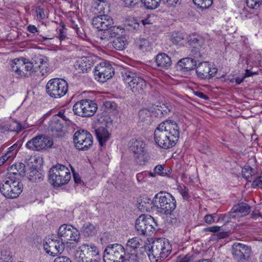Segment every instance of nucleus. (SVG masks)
Masks as SVG:
<instances>
[{
	"instance_id": "1",
	"label": "nucleus",
	"mask_w": 262,
	"mask_h": 262,
	"mask_svg": "<svg viewBox=\"0 0 262 262\" xmlns=\"http://www.w3.org/2000/svg\"><path fill=\"white\" fill-rule=\"evenodd\" d=\"M179 137V127L175 121L171 120H166L161 122L154 132L156 143L164 149L173 147Z\"/></svg>"
},
{
	"instance_id": "2",
	"label": "nucleus",
	"mask_w": 262,
	"mask_h": 262,
	"mask_svg": "<svg viewBox=\"0 0 262 262\" xmlns=\"http://www.w3.org/2000/svg\"><path fill=\"white\" fill-rule=\"evenodd\" d=\"M151 204L158 211L166 215H171L177 206L175 198L170 193L161 191L156 194Z\"/></svg>"
},
{
	"instance_id": "3",
	"label": "nucleus",
	"mask_w": 262,
	"mask_h": 262,
	"mask_svg": "<svg viewBox=\"0 0 262 262\" xmlns=\"http://www.w3.org/2000/svg\"><path fill=\"white\" fill-rule=\"evenodd\" d=\"M171 250V245L168 239L159 238L152 243L147 254L151 262H160L170 254Z\"/></svg>"
},
{
	"instance_id": "4",
	"label": "nucleus",
	"mask_w": 262,
	"mask_h": 262,
	"mask_svg": "<svg viewBox=\"0 0 262 262\" xmlns=\"http://www.w3.org/2000/svg\"><path fill=\"white\" fill-rule=\"evenodd\" d=\"M122 76L126 88L135 95L142 94L146 86L145 80L139 73L132 70L122 72Z\"/></svg>"
},
{
	"instance_id": "5",
	"label": "nucleus",
	"mask_w": 262,
	"mask_h": 262,
	"mask_svg": "<svg viewBox=\"0 0 262 262\" xmlns=\"http://www.w3.org/2000/svg\"><path fill=\"white\" fill-rule=\"evenodd\" d=\"M23 189L22 183L16 178L7 177L0 183V192L6 199L18 198Z\"/></svg>"
},
{
	"instance_id": "6",
	"label": "nucleus",
	"mask_w": 262,
	"mask_h": 262,
	"mask_svg": "<svg viewBox=\"0 0 262 262\" xmlns=\"http://www.w3.org/2000/svg\"><path fill=\"white\" fill-rule=\"evenodd\" d=\"M11 66L12 70L20 77H29L34 73L37 72L33 58L31 60L24 57L15 58L12 61Z\"/></svg>"
},
{
	"instance_id": "7",
	"label": "nucleus",
	"mask_w": 262,
	"mask_h": 262,
	"mask_svg": "<svg viewBox=\"0 0 262 262\" xmlns=\"http://www.w3.org/2000/svg\"><path fill=\"white\" fill-rule=\"evenodd\" d=\"M49 180L54 186H60L67 184L71 179L69 169L63 165H56L49 171Z\"/></svg>"
},
{
	"instance_id": "8",
	"label": "nucleus",
	"mask_w": 262,
	"mask_h": 262,
	"mask_svg": "<svg viewBox=\"0 0 262 262\" xmlns=\"http://www.w3.org/2000/svg\"><path fill=\"white\" fill-rule=\"evenodd\" d=\"M47 93L52 98H58L64 96L68 91V84L66 80L60 78L50 80L46 86Z\"/></svg>"
},
{
	"instance_id": "9",
	"label": "nucleus",
	"mask_w": 262,
	"mask_h": 262,
	"mask_svg": "<svg viewBox=\"0 0 262 262\" xmlns=\"http://www.w3.org/2000/svg\"><path fill=\"white\" fill-rule=\"evenodd\" d=\"M156 226H157V223L150 215L142 214L136 220V229L140 235H151L155 232Z\"/></svg>"
},
{
	"instance_id": "10",
	"label": "nucleus",
	"mask_w": 262,
	"mask_h": 262,
	"mask_svg": "<svg viewBox=\"0 0 262 262\" xmlns=\"http://www.w3.org/2000/svg\"><path fill=\"white\" fill-rule=\"evenodd\" d=\"M97 110V104L89 99L78 101L73 106L74 114L81 117L93 116Z\"/></svg>"
},
{
	"instance_id": "11",
	"label": "nucleus",
	"mask_w": 262,
	"mask_h": 262,
	"mask_svg": "<svg viewBox=\"0 0 262 262\" xmlns=\"http://www.w3.org/2000/svg\"><path fill=\"white\" fill-rule=\"evenodd\" d=\"M125 255L124 247L118 244L110 245L105 248L103 254L104 262H121Z\"/></svg>"
},
{
	"instance_id": "12",
	"label": "nucleus",
	"mask_w": 262,
	"mask_h": 262,
	"mask_svg": "<svg viewBox=\"0 0 262 262\" xmlns=\"http://www.w3.org/2000/svg\"><path fill=\"white\" fill-rule=\"evenodd\" d=\"M58 234L64 243L71 242H78L80 239L79 231L71 225L63 224L61 225L58 231Z\"/></svg>"
},
{
	"instance_id": "13",
	"label": "nucleus",
	"mask_w": 262,
	"mask_h": 262,
	"mask_svg": "<svg viewBox=\"0 0 262 262\" xmlns=\"http://www.w3.org/2000/svg\"><path fill=\"white\" fill-rule=\"evenodd\" d=\"M129 144V149L137 162L140 165L144 164L147 161L145 143L141 140L132 139Z\"/></svg>"
},
{
	"instance_id": "14",
	"label": "nucleus",
	"mask_w": 262,
	"mask_h": 262,
	"mask_svg": "<svg viewBox=\"0 0 262 262\" xmlns=\"http://www.w3.org/2000/svg\"><path fill=\"white\" fill-rule=\"evenodd\" d=\"M73 140L76 147L79 150H87L93 145V137L86 130L77 131L74 135Z\"/></svg>"
},
{
	"instance_id": "15",
	"label": "nucleus",
	"mask_w": 262,
	"mask_h": 262,
	"mask_svg": "<svg viewBox=\"0 0 262 262\" xmlns=\"http://www.w3.org/2000/svg\"><path fill=\"white\" fill-rule=\"evenodd\" d=\"M231 253L235 260L238 262H246L250 256L251 249L244 244L235 243L232 246Z\"/></svg>"
},
{
	"instance_id": "16",
	"label": "nucleus",
	"mask_w": 262,
	"mask_h": 262,
	"mask_svg": "<svg viewBox=\"0 0 262 262\" xmlns=\"http://www.w3.org/2000/svg\"><path fill=\"white\" fill-rule=\"evenodd\" d=\"M94 72L95 75L98 76L96 78L101 82H104L110 79L114 75L113 68L109 62L106 61L101 62L95 66Z\"/></svg>"
},
{
	"instance_id": "17",
	"label": "nucleus",
	"mask_w": 262,
	"mask_h": 262,
	"mask_svg": "<svg viewBox=\"0 0 262 262\" xmlns=\"http://www.w3.org/2000/svg\"><path fill=\"white\" fill-rule=\"evenodd\" d=\"M52 142L45 135H38L28 141L26 147L31 150L40 151L48 147H50Z\"/></svg>"
},
{
	"instance_id": "18",
	"label": "nucleus",
	"mask_w": 262,
	"mask_h": 262,
	"mask_svg": "<svg viewBox=\"0 0 262 262\" xmlns=\"http://www.w3.org/2000/svg\"><path fill=\"white\" fill-rule=\"evenodd\" d=\"M216 68H212L211 65L207 62H200L196 66V73L201 79H209L217 73Z\"/></svg>"
},
{
	"instance_id": "19",
	"label": "nucleus",
	"mask_w": 262,
	"mask_h": 262,
	"mask_svg": "<svg viewBox=\"0 0 262 262\" xmlns=\"http://www.w3.org/2000/svg\"><path fill=\"white\" fill-rule=\"evenodd\" d=\"M43 248L49 255L55 256L62 253L64 249V243L60 239H51L43 244Z\"/></svg>"
},
{
	"instance_id": "20",
	"label": "nucleus",
	"mask_w": 262,
	"mask_h": 262,
	"mask_svg": "<svg viewBox=\"0 0 262 262\" xmlns=\"http://www.w3.org/2000/svg\"><path fill=\"white\" fill-rule=\"evenodd\" d=\"M33 61L35 64V68H38L39 73L37 75L41 76H46L50 72V68L48 63V59L47 57H44L41 55L35 56L33 58Z\"/></svg>"
},
{
	"instance_id": "21",
	"label": "nucleus",
	"mask_w": 262,
	"mask_h": 262,
	"mask_svg": "<svg viewBox=\"0 0 262 262\" xmlns=\"http://www.w3.org/2000/svg\"><path fill=\"white\" fill-rule=\"evenodd\" d=\"M113 24V19L108 15L95 16L92 19L93 26L99 30L108 29Z\"/></svg>"
},
{
	"instance_id": "22",
	"label": "nucleus",
	"mask_w": 262,
	"mask_h": 262,
	"mask_svg": "<svg viewBox=\"0 0 262 262\" xmlns=\"http://www.w3.org/2000/svg\"><path fill=\"white\" fill-rule=\"evenodd\" d=\"M250 211V206L246 203H242L232 207L229 212V216L230 218L241 217L247 215Z\"/></svg>"
},
{
	"instance_id": "23",
	"label": "nucleus",
	"mask_w": 262,
	"mask_h": 262,
	"mask_svg": "<svg viewBox=\"0 0 262 262\" xmlns=\"http://www.w3.org/2000/svg\"><path fill=\"white\" fill-rule=\"evenodd\" d=\"M93 64L92 60L89 57H82L76 61L74 67L78 73H84L90 70Z\"/></svg>"
},
{
	"instance_id": "24",
	"label": "nucleus",
	"mask_w": 262,
	"mask_h": 262,
	"mask_svg": "<svg viewBox=\"0 0 262 262\" xmlns=\"http://www.w3.org/2000/svg\"><path fill=\"white\" fill-rule=\"evenodd\" d=\"M142 240L138 237L129 238L126 244V250L130 254L137 255L138 252L142 248Z\"/></svg>"
},
{
	"instance_id": "25",
	"label": "nucleus",
	"mask_w": 262,
	"mask_h": 262,
	"mask_svg": "<svg viewBox=\"0 0 262 262\" xmlns=\"http://www.w3.org/2000/svg\"><path fill=\"white\" fill-rule=\"evenodd\" d=\"M178 66L181 71L183 72L189 71L196 68V60L189 57L184 58L179 60Z\"/></svg>"
},
{
	"instance_id": "26",
	"label": "nucleus",
	"mask_w": 262,
	"mask_h": 262,
	"mask_svg": "<svg viewBox=\"0 0 262 262\" xmlns=\"http://www.w3.org/2000/svg\"><path fill=\"white\" fill-rule=\"evenodd\" d=\"M80 249L84 252L88 259L95 257L100 258L99 250L94 245L83 244L80 246Z\"/></svg>"
},
{
	"instance_id": "27",
	"label": "nucleus",
	"mask_w": 262,
	"mask_h": 262,
	"mask_svg": "<svg viewBox=\"0 0 262 262\" xmlns=\"http://www.w3.org/2000/svg\"><path fill=\"white\" fill-rule=\"evenodd\" d=\"M157 66L162 69H167L171 64L170 58L165 53L158 54L155 58Z\"/></svg>"
},
{
	"instance_id": "28",
	"label": "nucleus",
	"mask_w": 262,
	"mask_h": 262,
	"mask_svg": "<svg viewBox=\"0 0 262 262\" xmlns=\"http://www.w3.org/2000/svg\"><path fill=\"white\" fill-rule=\"evenodd\" d=\"M96 137L101 146L105 145V143L110 138L108 130L103 126H101L95 130Z\"/></svg>"
},
{
	"instance_id": "29",
	"label": "nucleus",
	"mask_w": 262,
	"mask_h": 262,
	"mask_svg": "<svg viewBox=\"0 0 262 262\" xmlns=\"http://www.w3.org/2000/svg\"><path fill=\"white\" fill-rule=\"evenodd\" d=\"M27 177L32 182L38 183L43 180V176L36 168L32 167L27 173Z\"/></svg>"
},
{
	"instance_id": "30",
	"label": "nucleus",
	"mask_w": 262,
	"mask_h": 262,
	"mask_svg": "<svg viewBox=\"0 0 262 262\" xmlns=\"http://www.w3.org/2000/svg\"><path fill=\"white\" fill-rule=\"evenodd\" d=\"M63 123L58 116H53L49 123V128L53 133H59L62 131Z\"/></svg>"
},
{
	"instance_id": "31",
	"label": "nucleus",
	"mask_w": 262,
	"mask_h": 262,
	"mask_svg": "<svg viewBox=\"0 0 262 262\" xmlns=\"http://www.w3.org/2000/svg\"><path fill=\"white\" fill-rule=\"evenodd\" d=\"M107 8L106 4L103 1H99V3L95 2L92 7V12L96 15H105V9Z\"/></svg>"
},
{
	"instance_id": "32",
	"label": "nucleus",
	"mask_w": 262,
	"mask_h": 262,
	"mask_svg": "<svg viewBox=\"0 0 262 262\" xmlns=\"http://www.w3.org/2000/svg\"><path fill=\"white\" fill-rule=\"evenodd\" d=\"M152 112L147 108L141 110L139 112V119L140 122L149 124L151 123Z\"/></svg>"
},
{
	"instance_id": "33",
	"label": "nucleus",
	"mask_w": 262,
	"mask_h": 262,
	"mask_svg": "<svg viewBox=\"0 0 262 262\" xmlns=\"http://www.w3.org/2000/svg\"><path fill=\"white\" fill-rule=\"evenodd\" d=\"M171 169H165L164 165L159 164L154 168V172H151L154 175L152 176V177H156L157 175L162 177L169 176L171 173Z\"/></svg>"
},
{
	"instance_id": "34",
	"label": "nucleus",
	"mask_w": 262,
	"mask_h": 262,
	"mask_svg": "<svg viewBox=\"0 0 262 262\" xmlns=\"http://www.w3.org/2000/svg\"><path fill=\"white\" fill-rule=\"evenodd\" d=\"M81 232L85 236L89 237L94 235L96 233V230L94 225L90 223H86L82 226Z\"/></svg>"
},
{
	"instance_id": "35",
	"label": "nucleus",
	"mask_w": 262,
	"mask_h": 262,
	"mask_svg": "<svg viewBox=\"0 0 262 262\" xmlns=\"http://www.w3.org/2000/svg\"><path fill=\"white\" fill-rule=\"evenodd\" d=\"M242 173L243 177L247 181L252 182L255 178V170L248 165H246L242 168Z\"/></svg>"
},
{
	"instance_id": "36",
	"label": "nucleus",
	"mask_w": 262,
	"mask_h": 262,
	"mask_svg": "<svg viewBox=\"0 0 262 262\" xmlns=\"http://www.w3.org/2000/svg\"><path fill=\"white\" fill-rule=\"evenodd\" d=\"M111 38H117L118 36H122L125 34V29L120 26H112L108 28Z\"/></svg>"
},
{
	"instance_id": "37",
	"label": "nucleus",
	"mask_w": 262,
	"mask_h": 262,
	"mask_svg": "<svg viewBox=\"0 0 262 262\" xmlns=\"http://www.w3.org/2000/svg\"><path fill=\"white\" fill-rule=\"evenodd\" d=\"M112 46L116 50H123L126 46L124 38L122 36L116 38L112 42Z\"/></svg>"
},
{
	"instance_id": "38",
	"label": "nucleus",
	"mask_w": 262,
	"mask_h": 262,
	"mask_svg": "<svg viewBox=\"0 0 262 262\" xmlns=\"http://www.w3.org/2000/svg\"><path fill=\"white\" fill-rule=\"evenodd\" d=\"M154 174L151 171H144L137 174L136 178L138 183H143L148 181V178L149 177L154 176Z\"/></svg>"
},
{
	"instance_id": "39",
	"label": "nucleus",
	"mask_w": 262,
	"mask_h": 262,
	"mask_svg": "<svg viewBox=\"0 0 262 262\" xmlns=\"http://www.w3.org/2000/svg\"><path fill=\"white\" fill-rule=\"evenodd\" d=\"M136 45L140 50L145 51L148 50L150 42L145 38H139L136 40Z\"/></svg>"
},
{
	"instance_id": "40",
	"label": "nucleus",
	"mask_w": 262,
	"mask_h": 262,
	"mask_svg": "<svg viewBox=\"0 0 262 262\" xmlns=\"http://www.w3.org/2000/svg\"><path fill=\"white\" fill-rule=\"evenodd\" d=\"M125 30H127L129 31L136 32L139 30L140 25L136 20H129L125 25Z\"/></svg>"
},
{
	"instance_id": "41",
	"label": "nucleus",
	"mask_w": 262,
	"mask_h": 262,
	"mask_svg": "<svg viewBox=\"0 0 262 262\" xmlns=\"http://www.w3.org/2000/svg\"><path fill=\"white\" fill-rule=\"evenodd\" d=\"M141 1L147 9H154L159 6L161 0H141Z\"/></svg>"
},
{
	"instance_id": "42",
	"label": "nucleus",
	"mask_w": 262,
	"mask_h": 262,
	"mask_svg": "<svg viewBox=\"0 0 262 262\" xmlns=\"http://www.w3.org/2000/svg\"><path fill=\"white\" fill-rule=\"evenodd\" d=\"M194 4L199 8L204 9L210 7L212 0H193Z\"/></svg>"
},
{
	"instance_id": "43",
	"label": "nucleus",
	"mask_w": 262,
	"mask_h": 262,
	"mask_svg": "<svg viewBox=\"0 0 262 262\" xmlns=\"http://www.w3.org/2000/svg\"><path fill=\"white\" fill-rule=\"evenodd\" d=\"M87 259L84 252L80 249V247H79L74 255V260L75 262H85Z\"/></svg>"
},
{
	"instance_id": "44",
	"label": "nucleus",
	"mask_w": 262,
	"mask_h": 262,
	"mask_svg": "<svg viewBox=\"0 0 262 262\" xmlns=\"http://www.w3.org/2000/svg\"><path fill=\"white\" fill-rule=\"evenodd\" d=\"M246 3L250 8L257 9L262 4V0H247Z\"/></svg>"
},
{
	"instance_id": "45",
	"label": "nucleus",
	"mask_w": 262,
	"mask_h": 262,
	"mask_svg": "<svg viewBox=\"0 0 262 262\" xmlns=\"http://www.w3.org/2000/svg\"><path fill=\"white\" fill-rule=\"evenodd\" d=\"M9 125L10 132H19L24 128L21 123L16 121H13Z\"/></svg>"
},
{
	"instance_id": "46",
	"label": "nucleus",
	"mask_w": 262,
	"mask_h": 262,
	"mask_svg": "<svg viewBox=\"0 0 262 262\" xmlns=\"http://www.w3.org/2000/svg\"><path fill=\"white\" fill-rule=\"evenodd\" d=\"M25 166L23 163H18L15 165H13L12 166V169H15L17 170V172L14 171L13 173L16 174L17 172L19 173V174L21 175L25 172Z\"/></svg>"
},
{
	"instance_id": "47",
	"label": "nucleus",
	"mask_w": 262,
	"mask_h": 262,
	"mask_svg": "<svg viewBox=\"0 0 262 262\" xmlns=\"http://www.w3.org/2000/svg\"><path fill=\"white\" fill-rule=\"evenodd\" d=\"M190 43L194 46V48L201 47L203 43V39L200 37H193L190 39Z\"/></svg>"
},
{
	"instance_id": "48",
	"label": "nucleus",
	"mask_w": 262,
	"mask_h": 262,
	"mask_svg": "<svg viewBox=\"0 0 262 262\" xmlns=\"http://www.w3.org/2000/svg\"><path fill=\"white\" fill-rule=\"evenodd\" d=\"M99 30L102 31L98 34V36L101 40L108 41L111 39L108 29Z\"/></svg>"
},
{
	"instance_id": "49",
	"label": "nucleus",
	"mask_w": 262,
	"mask_h": 262,
	"mask_svg": "<svg viewBox=\"0 0 262 262\" xmlns=\"http://www.w3.org/2000/svg\"><path fill=\"white\" fill-rule=\"evenodd\" d=\"M178 190L179 192L182 195L184 199H188V189L185 186H179L178 187Z\"/></svg>"
},
{
	"instance_id": "50",
	"label": "nucleus",
	"mask_w": 262,
	"mask_h": 262,
	"mask_svg": "<svg viewBox=\"0 0 262 262\" xmlns=\"http://www.w3.org/2000/svg\"><path fill=\"white\" fill-rule=\"evenodd\" d=\"M125 257V259H123L121 262H139L137 255L135 254L129 253Z\"/></svg>"
},
{
	"instance_id": "51",
	"label": "nucleus",
	"mask_w": 262,
	"mask_h": 262,
	"mask_svg": "<svg viewBox=\"0 0 262 262\" xmlns=\"http://www.w3.org/2000/svg\"><path fill=\"white\" fill-rule=\"evenodd\" d=\"M252 186L254 188H261L262 187V175L257 177L255 175V178L252 181Z\"/></svg>"
},
{
	"instance_id": "52",
	"label": "nucleus",
	"mask_w": 262,
	"mask_h": 262,
	"mask_svg": "<svg viewBox=\"0 0 262 262\" xmlns=\"http://www.w3.org/2000/svg\"><path fill=\"white\" fill-rule=\"evenodd\" d=\"M222 231V227L221 226H213L212 227H209L207 228H205L203 229V231L204 232H212L214 233L220 232V231Z\"/></svg>"
},
{
	"instance_id": "53",
	"label": "nucleus",
	"mask_w": 262,
	"mask_h": 262,
	"mask_svg": "<svg viewBox=\"0 0 262 262\" xmlns=\"http://www.w3.org/2000/svg\"><path fill=\"white\" fill-rule=\"evenodd\" d=\"M104 105L108 111L113 112L117 110V105L114 102L110 101H105Z\"/></svg>"
},
{
	"instance_id": "54",
	"label": "nucleus",
	"mask_w": 262,
	"mask_h": 262,
	"mask_svg": "<svg viewBox=\"0 0 262 262\" xmlns=\"http://www.w3.org/2000/svg\"><path fill=\"white\" fill-rule=\"evenodd\" d=\"M225 235L226 233L221 231L220 232L213 234L210 237V241H217L219 239L223 238Z\"/></svg>"
},
{
	"instance_id": "55",
	"label": "nucleus",
	"mask_w": 262,
	"mask_h": 262,
	"mask_svg": "<svg viewBox=\"0 0 262 262\" xmlns=\"http://www.w3.org/2000/svg\"><path fill=\"white\" fill-rule=\"evenodd\" d=\"M192 256L187 254L183 256H179L178 258L177 262H192Z\"/></svg>"
},
{
	"instance_id": "56",
	"label": "nucleus",
	"mask_w": 262,
	"mask_h": 262,
	"mask_svg": "<svg viewBox=\"0 0 262 262\" xmlns=\"http://www.w3.org/2000/svg\"><path fill=\"white\" fill-rule=\"evenodd\" d=\"M215 214H207L204 216V220L207 224H211L215 222Z\"/></svg>"
},
{
	"instance_id": "57",
	"label": "nucleus",
	"mask_w": 262,
	"mask_h": 262,
	"mask_svg": "<svg viewBox=\"0 0 262 262\" xmlns=\"http://www.w3.org/2000/svg\"><path fill=\"white\" fill-rule=\"evenodd\" d=\"M184 39L183 36L181 34L180 35H178L177 34H173L172 36L171 40L173 42L175 43H179L181 41H182Z\"/></svg>"
},
{
	"instance_id": "58",
	"label": "nucleus",
	"mask_w": 262,
	"mask_h": 262,
	"mask_svg": "<svg viewBox=\"0 0 262 262\" xmlns=\"http://www.w3.org/2000/svg\"><path fill=\"white\" fill-rule=\"evenodd\" d=\"M70 26L73 28L75 31L76 32L77 34L78 35H80V34H81L82 33L80 32V30H79V28L78 27V25L76 24L75 21L71 19L70 22Z\"/></svg>"
},
{
	"instance_id": "59",
	"label": "nucleus",
	"mask_w": 262,
	"mask_h": 262,
	"mask_svg": "<svg viewBox=\"0 0 262 262\" xmlns=\"http://www.w3.org/2000/svg\"><path fill=\"white\" fill-rule=\"evenodd\" d=\"M126 7H133L137 4L139 0H122Z\"/></svg>"
},
{
	"instance_id": "60",
	"label": "nucleus",
	"mask_w": 262,
	"mask_h": 262,
	"mask_svg": "<svg viewBox=\"0 0 262 262\" xmlns=\"http://www.w3.org/2000/svg\"><path fill=\"white\" fill-rule=\"evenodd\" d=\"M36 11L37 18L43 19L45 17L44 10L42 8H38Z\"/></svg>"
},
{
	"instance_id": "61",
	"label": "nucleus",
	"mask_w": 262,
	"mask_h": 262,
	"mask_svg": "<svg viewBox=\"0 0 262 262\" xmlns=\"http://www.w3.org/2000/svg\"><path fill=\"white\" fill-rule=\"evenodd\" d=\"M161 1L168 7L175 6L179 2V0H161Z\"/></svg>"
},
{
	"instance_id": "62",
	"label": "nucleus",
	"mask_w": 262,
	"mask_h": 262,
	"mask_svg": "<svg viewBox=\"0 0 262 262\" xmlns=\"http://www.w3.org/2000/svg\"><path fill=\"white\" fill-rule=\"evenodd\" d=\"M2 258L5 261H8L11 258L9 251H2L1 252Z\"/></svg>"
},
{
	"instance_id": "63",
	"label": "nucleus",
	"mask_w": 262,
	"mask_h": 262,
	"mask_svg": "<svg viewBox=\"0 0 262 262\" xmlns=\"http://www.w3.org/2000/svg\"><path fill=\"white\" fill-rule=\"evenodd\" d=\"M251 76V73L249 72V70H246L245 76L243 78H240L239 77L236 78L235 79V82H236V83L237 84H241L243 82L244 78H245L246 77H249V76Z\"/></svg>"
},
{
	"instance_id": "64",
	"label": "nucleus",
	"mask_w": 262,
	"mask_h": 262,
	"mask_svg": "<svg viewBox=\"0 0 262 262\" xmlns=\"http://www.w3.org/2000/svg\"><path fill=\"white\" fill-rule=\"evenodd\" d=\"M54 262H72L69 258L66 256L58 257L56 258Z\"/></svg>"
}]
</instances>
